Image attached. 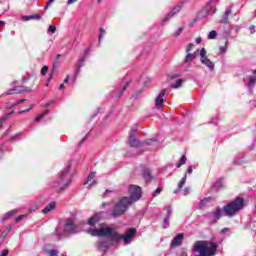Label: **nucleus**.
I'll use <instances>...</instances> for the list:
<instances>
[{"label": "nucleus", "mask_w": 256, "mask_h": 256, "mask_svg": "<svg viewBox=\"0 0 256 256\" xmlns=\"http://www.w3.org/2000/svg\"><path fill=\"white\" fill-rule=\"evenodd\" d=\"M169 217H170V216H167V215L165 216V218H164V223H169Z\"/></svg>", "instance_id": "680f3d73"}, {"label": "nucleus", "mask_w": 256, "mask_h": 256, "mask_svg": "<svg viewBox=\"0 0 256 256\" xmlns=\"http://www.w3.org/2000/svg\"><path fill=\"white\" fill-rule=\"evenodd\" d=\"M128 193L130 197L125 196L115 204L114 209L111 212V217L114 219L125 215V213H127V209H129L133 203L141 199V187L139 186L130 185L128 187Z\"/></svg>", "instance_id": "f257e3e1"}, {"label": "nucleus", "mask_w": 256, "mask_h": 256, "mask_svg": "<svg viewBox=\"0 0 256 256\" xmlns=\"http://www.w3.org/2000/svg\"><path fill=\"white\" fill-rule=\"evenodd\" d=\"M33 19H37V20H39V19H41V15H39V14H35V15H33Z\"/></svg>", "instance_id": "4d7b16f0"}, {"label": "nucleus", "mask_w": 256, "mask_h": 256, "mask_svg": "<svg viewBox=\"0 0 256 256\" xmlns=\"http://www.w3.org/2000/svg\"><path fill=\"white\" fill-rule=\"evenodd\" d=\"M167 94V89L164 88L160 91L159 95L156 97L155 99V107H157V109H162L163 104L165 103V95Z\"/></svg>", "instance_id": "6e6552de"}, {"label": "nucleus", "mask_w": 256, "mask_h": 256, "mask_svg": "<svg viewBox=\"0 0 256 256\" xmlns=\"http://www.w3.org/2000/svg\"><path fill=\"white\" fill-rule=\"evenodd\" d=\"M137 234V229L136 228H129L125 234L122 235V239L126 245L131 243L133 241V238Z\"/></svg>", "instance_id": "0eeeda50"}, {"label": "nucleus", "mask_w": 256, "mask_h": 256, "mask_svg": "<svg viewBox=\"0 0 256 256\" xmlns=\"http://www.w3.org/2000/svg\"><path fill=\"white\" fill-rule=\"evenodd\" d=\"M17 213V210H11L10 212L6 213L4 215V219H10V217H13Z\"/></svg>", "instance_id": "c756f323"}, {"label": "nucleus", "mask_w": 256, "mask_h": 256, "mask_svg": "<svg viewBox=\"0 0 256 256\" xmlns=\"http://www.w3.org/2000/svg\"><path fill=\"white\" fill-rule=\"evenodd\" d=\"M231 13V9H226L222 19L220 20V23H224L225 25H227V23H229V15H231Z\"/></svg>", "instance_id": "aec40b11"}, {"label": "nucleus", "mask_w": 256, "mask_h": 256, "mask_svg": "<svg viewBox=\"0 0 256 256\" xmlns=\"http://www.w3.org/2000/svg\"><path fill=\"white\" fill-rule=\"evenodd\" d=\"M141 93H143V90H139L138 92H136L135 94L132 95V97H137L138 95H141Z\"/></svg>", "instance_id": "864d4df0"}, {"label": "nucleus", "mask_w": 256, "mask_h": 256, "mask_svg": "<svg viewBox=\"0 0 256 256\" xmlns=\"http://www.w3.org/2000/svg\"><path fill=\"white\" fill-rule=\"evenodd\" d=\"M245 207V199L241 197H236L233 201L224 205L223 209L221 207H216L214 210V219L219 221L221 217H235L241 209Z\"/></svg>", "instance_id": "f03ea898"}, {"label": "nucleus", "mask_w": 256, "mask_h": 256, "mask_svg": "<svg viewBox=\"0 0 256 256\" xmlns=\"http://www.w3.org/2000/svg\"><path fill=\"white\" fill-rule=\"evenodd\" d=\"M54 2H55V0H49V1L46 3L45 9H47V8L51 5V3H54Z\"/></svg>", "instance_id": "3c124183"}, {"label": "nucleus", "mask_w": 256, "mask_h": 256, "mask_svg": "<svg viewBox=\"0 0 256 256\" xmlns=\"http://www.w3.org/2000/svg\"><path fill=\"white\" fill-rule=\"evenodd\" d=\"M256 84V77L249 76L248 87H255Z\"/></svg>", "instance_id": "393cba45"}, {"label": "nucleus", "mask_w": 256, "mask_h": 256, "mask_svg": "<svg viewBox=\"0 0 256 256\" xmlns=\"http://www.w3.org/2000/svg\"><path fill=\"white\" fill-rule=\"evenodd\" d=\"M183 27L178 28V30L173 34V37H179L183 33Z\"/></svg>", "instance_id": "f704fd0d"}, {"label": "nucleus", "mask_w": 256, "mask_h": 256, "mask_svg": "<svg viewBox=\"0 0 256 256\" xmlns=\"http://www.w3.org/2000/svg\"><path fill=\"white\" fill-rule=\"evenodd\" d=\"M33 19V15L31 16H22V21H31Z\"/></svg>", "instance_id": "ea45409f"}, {"label": "nucleus", "mask_w": 256, "mask_h": 256, "mask_svg": "<svg viewBox=\"0 0 256 256\" xmlns=\"http://www.w3.org/2000/svg\"><path fill=\"white\" fill-rule=\"evenodd\" d=\"M69 79H71V76L67 75L64 79V83H69Z\"/></svg>", "instance_id": "13d9d810"}, {"label": "nucleus", "mask_w": 256, "mask_h": 256, "mask_svg": "<svg viewBox=\"0 0 256 256\" xmlns=\"http://www.w3.org/2000/svg\"><path fill=\"white\" fill-rule=\"evenodd\" d=\"M13 115V111L6 113L1 119H0V128L2 127L1 121H7V119H9V117Z\"/></svg>", "instance_id": "cd10ccee"}, {"label": "nucleus", "mask_w": 256, "mask_h": 256, "mask_svg": "<svg viewBox=\"0 0 256 256\" xmlns=\"http://www.w3.org/2000/svg\"><path fill=\"white\" fill-rule=\"evenodd\" d=\"M183 239H185V234H177L171 241L170 247H181L183 245Z\"/></svg>", "instance_id": "9d476101"}, {"label": "nucleus", "mask_w": 256, "mask_h": 256, "mask_svg": "<svg viewBox=\"0 0 256 256\" xmlns=\"http://www.w3.org/2000/svg\"><path fill=\"white\" fill-rule=\"evenodd\" d=\"M216 187H221V181H217L215 184Z\"/></svg>", "instance_id": "338daca9"}, {"label": "nucleus", "mask_w": 256, "mask_h": 256, "mask_svg": "<svg viewBox=\"0 0 256 256\" xmlns=\"http://www.w3.org/2000/svg\"><path fill=\"white\" fill-rule=\"evenodd\" d=\"M129 85H131V81H127L122 89V91L120 92V97L123 95V93H125V91L127 90V87H129Z\"/></svg>", "instance_id": "473e14b6"}, {"label": "nucleus", "mask_w": 256, "mask_h": 256, "mask_svg": "<svg viewBox=\"0 0 256 256\" xmlns=\"http://www.w3.org/2000/svg\"><path fill=\"white\" fill-rule=\"evenodd\" d=\"M193 47H195V45L193 43H189L186 46V53H189L190 51H192Z\"/></svg>", "instance_id": "4c0bfd02"}, {"label": "nucleus", "mask_w": 256, "mask_h": 256, "mask_svg": "<svg viewBox=\"0 0 256 256\" xmlns=\"http://www.w3.org/2000/svg\"><path fill=\"white\" fill-rule=\"evenodd\" d=\"M88 233L91 234L92 237H108L110 235L111 240L114 241V243H119V241L123 239V235L117 233V231H115V228L112 227L90 229L88 230Z\"/></svg>", "instance_id": "7ed1b4c3"}, {"label": "nucleus", "mask_w": 256, "mask_h": 256, "mask_svg": "<svg viewBox=\"0 0 256 256\" xmlns=\"http://www.w3.org/2000/svg\"><path fill=\"white\" fill-rule=\"evenodd\" d=\"M60 58H61V54H57L56 58H55V61L53 63L52 71L50 73V77H49L48 81H51V78L53 77V74L55 73V69H57V63H59Z\"/></svg>", "instance_id": "6ab92c4d"}, {"label": "nucleus", "mask_w": 256, "mask_h": 256, "mask_svg": "<svg viewBox=\"0 0 256 256\" xmlns=\"http://www.w3.org/2000/svg\"><path fill=\"white\" fill-rule=\"evenodd\" d=\"M29 111H31V107H29V108H27V109H25V110H21L19 113H20V114H23V113H27V112H29Z\"/></svg>", "instance_id": "603ef678"}, {"label": "nucleus", "mask_w": 256, "mask_h": 256, "mask_svg": "<svg viewBox=\"0 0 256 256\" xmlns=\"http://www.w3.org/2000/svg\"><path fill=\"white\" fill-rule=\"evenodd\" d=\"M98 247H99V249H108L109 248V246L107 245V242H105V241L99 242Z\"/></svg>", "instance_id": "2f4dec72"}, {"label": "nucleus", "mask_w": 256, "mask_h": 256, "mask_svg": "<svg viewBox=\"0 0 256 256\" xmlns=\"http://www.w3.org/2000/svg\"><path fill=\"white\" fill-rule=\"evenodd\" d=\"M85 139H87V136H84V138L79 142V147L83 145V141H85Z\"/></svg>", "instance_id": "052dcab7"}, {"label": "nucleus", "mask_w": 256, "mask_h": 256, "mask_svg": "<svg viewBox=\"0 0 256 256\" xmlns=\"http://www.w3.org/2000/svg\"><path fill=\"white\" fill-rule=\"evenodd\" d=\"M184 195H189V188L184 189Z\"/></svg>", "instance_id": "e2e57ef3"}, {"label": "nucleus", "mask_w": 256, "mask_h": 256, "mask_svg": "<svg viewBox=\"0 0 256 256\" xmlns=\"http://www.w3.org/2000/svg\"><path fill=\"white\" fill-rule=\"evenodd\" d=\"M25 99H19L18 101H16L14 104H13V107H17V105H19L20 103H24Z\"/></svg>", "instance_id": "c03bdc74"}, {"label": "nucleus", "mask_w": 256, "mask_h": 256, "mask_svg": "<svg viewBox=\"0 0 256 256\" xmlns=\"http://www.w3.org/2000/svg\"><path fill=\"white\" fill-rule=\"evenodd\" d=\"M215 1L217 3L219 0H210L209 3L205 6V10L209 13V11L213 10V5H211Z\"/></svg>", "instance_id": "bb28decb"}, {"label": "nucleus", "mask_w": 256, "mask_h": 256, "mask_svg": "<svg viewBox=\"0 0 256 256\" xmlns=\"http://www.w3.org/2000/svg\"><path fill=\"white\" fill-rule=\"evenodd\" d=\"M9 231L10 229L4 230L1 235H0V245L5 241V239L7 238V235H9Z\"/></svg>", "instance_id": "5701e85b"}, {"label": "nucleus", "mask_w": 256, "mask_h": 256, "mask_svg": "<svg viewBox=\"0 0 256 256\" xmlns=\"http://www.w3.org/2000/svg\"><path fill=\"white\" fill-rule=\"evenodd\" d=\"M48 114H49V110H44L42 113L43 117H45V115H48Z\"/></svg>", "instance_id": "69168bd1"}, {"label": "nucleus", "mask_w": 256, "mask_h": 256, "mask_svg": "<svg viewBox=\"0 0 256 256\" xmlns=\"http://www.w3.org/2000/svg\"><path fill=\"white\" fill-rule=\"evenodd\" d=\"M65 231H67L68 233H75L77 231V225L73 223L72 219L66 220Z\"/></svg>", "instance_id": "f8f14e48"}, {"label": "nucleus", "mask_w": 256, "mask_h": 256, "mask_svg": "<svg viewBox=\"0 0 256 256\" xmlns=\"http://www.w3.org/2000/svg\"><path fill=\"white\" fill-rule=\"evenodd\" d=\"M166 211H167V216L171 217V206H167Z\"/></svg>", "instance_id": "09e8293b"}, {"label": "nucleus", "mask_w": 256, "mask_h": 256, "mask_svg": "<svg viewBox=\"0 0 256 256\" xmlns=\"http://www.w3.org/2000/svg\"><path fill=\"white\" fill-rule=\"evenodd\" d=\"M185 163H187V156L183 155V156L180 158L179 163L176 165L177 169H180V167H181L182 165H185Z\"/></svg>", "instance_id": "b1692460"}, {"label": "nucleus", "mask_w": 256, "mask_h": 256, "mask_svg": "<svg viewBox=\"0 0 256 256\" xmlns=\"http://www.w3.org/2000/svg\"><path fill=\"white\" fill-rule=\"evenodd\" d=\"M183 7V2H180L179 4H177L167 15L166 17L163 19L162 23L163 25H165V23H167V21H169V19H171V17H173V15H177V13H179V11H181Z\"/></svg>", "instance_id": "1a4fd4ad"}, {"label": "nucleus", "mask_w": 256, "mask_h": 256, "mask_svg": "<svg viewBox=\"0 0 256 256\" xmlns=\"http://www.w3.org/2000/svg\"><path fill=\"white\" fill-rule=\"evenodd\" d=\"M196 43L199 45V43H201V41H202V39H201V37H198V38H196Z\"/></svg>", "instance_id": "0e129e2a"}, {"label": "nucleus", "mask_w": 256, "mask_h": 256, "mask_svg": "<svg viewBox=\"0 0 256 256\" xmlns=\"http://www.w3.org/2000/svg\"><path fill=\"white\" fill-rule=\"evenodd\" d=\"M69 171H71V166H68L67 168L62 170L61 173L59 174V180L66 183L67 180H65V177L69 175Z\"/></svg>", "instance_id": "2eb2a0df"}, {"label": "nucleus", "mask_w": 256, "mask_h": 256, "mask_svg": "<svg viewBox=\"0 0 256 256\" xmlns=\"http://www.w3.org/2000/svg\"><path fill=\"white\" fill-rule=\"evenodd\" d=\"M59 255V251L52 249L48 252V256H57Z\"/></svg>", "instance_id": "c9c22d12"}, {"label": "nucleus", "mask_w": 256, "mask_h": 256, "mask_svg": "<svg viewBox=\"0 0 256 256\" xmlns=\"http://www.w3.org/2000/svg\"><path fill=\"white\" fill-rule=\"evenodd\" d=\"M95 175H96V172H91L88 175L87 180L84 182V185H87L89 182L93 181V179H95Z\"/></svg>", "instance_id": "a878e982"}, {"label": "nucleus", "mask_w": 256, "mask_h": 256, "mask_svg": "<svg viewBox=\"0 0 256 256\" xmlns=\"http://www.w3.org/2000/svg\"><path fill=\"white\" fill-rule=\"evenodd\" d=\"M83 62H84V60L78 61L77 65H76L78 68V72L80 71L81 67H83Z\"/></svg>", "instance_id": "37998d69"}, {"label": "nucleus", "mask_w": 256, "mask_h": 256, "mask_svg": "<svg viewBox=\"0 0 256 256\" xmlns=\"http://www.w3.org/2000/svg\"><path fill=\"white\" fill-rule=\"evenodd\" d=\"M185 183H187V173L184 174V177L181 179V181L178 183V188L174 190V193H179L183 187H185Z\"/></svg>", "instance_id": "a211bd4d"}, {"label": "nucleus", "mask_w": 256, "mask_h": 256, "mask_svg": "<svg viewBox=\"0 0 256 256\" xmlns=\"http://www.w3.org/2000/svg\"><path fill=\"white\" fill-rule=\"evenodd\" d=\"M43 115L42 114H40V115H38L36 118H35V122L36 123H39V121L41 120V119H43Z\"/></svg>", "instance_id": "a18cd8bd"}, {"label": "nucleus", "mask_w": 256, "mask_h": 256, "mask_svg": "<svg viewBox=\"0 0 256 256\" xmlns=\"http://www.w3.org/2000/svg\"><path fill=\"white\" fill-rule=\"evenodd\" d=\"M31 91V87L12 88L7 91V95H19V93H27Z\"/></svg>", "instance_id": "9b49d317"}, {"label": "nucleus", "mask_w": 256, "mask_h": 256, "mask_svg": "<svg viewBox=\"0 0 256 256\" xmlns=\"http://www.w3.org/2000/svg\"><path fill=\"white\" fill-rule=\"evenodd\" d=\"M183 83H184L183 79L179 78L178 80H176L175 83L171 85V89H179V87H181Z\"/></svg>", "instance_id": "4be33fe9"}, {"label": "nucleus", "mask_w": 256, "mask_h": 256, "mask_svg": "<svg viewBox=\"0 0 256 256\" xmlns=\"http://www.w3.org/2000/svg\"><path fill=\"white\" fill-rule=\"evenodd\" d=\"M48 31L53 34V33H55V32L57 31V27H55V26H49V27H48Z\"/></svg>", "instance_id": "58836bf2"}, {"label": "nucleus", "mask_w": 256, "mask_h": 256, "mask_svg": "<svg viewBox=\"0 0 256 256\" xmlns=\"http://www.w3.org/2000/svg\"><path fill=\"white\" fill-rule=\"evenodd\" d=\"M143 179H145L146 183H151L153 179V175H151V171L148 168H143Z\"/></svg>", "instance_id": "4468645a"}, {"label": "nucleus", "mask_w": 256, "mask_h": 256, "mask_svg": "<svg viewBox=\"0 0 256 256\" xmlns=\"http://www.w3.org/2000/svg\"><path fill=\"white\" fill-rule=\"evenodd\" d=\"M100 219L101 217L99 216V214H94L88 219V225H90V227H95V225L99 223Z\"/></svg>", "instance_id": "ddd939ff"}, {"label": "nucleus", "mask_w": 256, "mask_h": 256, "mask_svg": "<svg viewBox=\"0 0 256 256\" xmlns=\"http://www.w3.org/2000/svg\"><path fill=\"white\" fill-rule=\"evenodd\" d=\"M197 51L194 53H189L185 56L184 63H191L192 61H195L197 59Z\"/></svg>", "instance_id": "dca6fc26"}, {"label": "nucleus", "mask_w": 256, "mask_h": 256, "mask_svg": "<svg viewBox=\"0 0 256 256\" xmlns=\"http://www.w3.org/2000/svg\"><path fill=\"white\" fill-rule=\"evenodd\" d=\"M21 136V133H18V134H15V135H13L12 137H11V139L13 140V139H17V137H20Z\"/></svg>", "instance_id": "bf43d9fd"}, {"label": "nucleus", "mask_w": 256, "mask_h": 256, "mask_svg": "<svg viewBox=\"0 0 256 256\" xmlns=\"http://www.w3.org/2000/svg\"><path fill=\"white\" fill-rule=\"evenodd\" d=\"M180 256H187V252L182 251V252L180 253Z\"/></svg>", "instance_id": "774afa93"}, {"label": "nucleus", "mask_w": 256, "mask_h": 256, "mask_svg": "<svg viewBox=\"0 0 256 256\" xmlns=\"http://www.w3.org/2000/svg\"><path fill=\"white\" fill-rule=\"evenodd\" d=\"M208 39H217V31L212 30L208 34Z\"/></svg>", "instance_id": "7c9ffc66"}, {"label": "nucleus", "mask_w": 256, "mask_h": 256, "mask_svg": "<svg viewBox=\"0 0 256 256\" xmlns=\"http://www.w3.org/2000/svg\"><path fill=\"white\" fill-rule=\"evenodd\" d=\"M106 33L107 32L105 31V29L100 28L99 41H101V39H103V37H105Z\"/></svg>", "instance_id": "e433bc0d"}, {"label": "nucleus", "mask_w": 256, "mask_h": 256, "mask_svg": "<svg viewBox=\"0 0 256 256\" xmlns=\"http://www.w3.org/2000/svg\"><path fill=\"white\" fill-rule=\"evenodd\" d=\"M73 3H77V0H68L67 5H73Z\"/></svg>", "instance_id": "6e6d98bb"}, {"label": "nucleus", "mask_w": 256, "mask_h": 256, "mask_svg": "<svg viewBox=\"0 0 256 256\" xmlns=\"http://www.w3.org/2000/svg\"><path fill=\"white\" fill-rule=\"evenodd\" d=\"M227 47H229V40H225L224 45L219 48V54L225 55L227 53Z\"/></svg>", "instance_id": "412c9836"}, {"label": "nucleus", "mask_w": 256, "mask_h": 256, "mask_svg": "<svg viewBox=\"0 0 256 256\" xmlns=\"http://www.w3.org/2000/svg\"><path fill=\"white\" fill-rule=\"evenodd\" d=\"M155 142L154 139H148L146 140V145H151V143Z\"/></svg>", "instance_id": "5fc2aeb1"}, {"label": "nucleus", "mask_w": 256, "mask_h": 256, "mask_svg": "<svg viewBox=\"0 0 256 256\" xmlns=\"http://www.w3.org/2000/svg\"><path fill=\"white\" fill-rule=\"evenodd\" d=\"M25 217H27V215H20L16 218V223H19L21 220L25 219Z\"/></svg>", "instance_id": "79ce46f5"}, {"label": "nucleus", "mask_w": 256, "mask_h": 256, "mask_svg": "<svg viewBox=\"0 0 256 256\" xmlns=\"http://www.w3.org/2000/svg\"><path fill=\"white\" fill-rule=\"evenodd\" d=\"M55 207H57V203L51 202L50 204H48V205L42 210L43 215H47V213H51V211H53V209H55Z\"/></svg>", "instance_id": "f3484780"}, {"label": "nucleus", "mask_w": 256, "mask_h": 256, "mask_svg": "<svg viewBox=\"0 0 256 256\" xmlns=\"http://www.w3.org/2000/svg\"><path fill=\"white\" fill-rule=\"evenodd\" d=\"M69 185H71V179H68L66 182L58 179L57 181L52 182L51 187L52 189H57V187H59V189L56 190V193L61 194L67 187H69Z\"/></svg>", "instance_id": "39448f33"}, {"label": "nucleus", "mask_w": 256, "mask_h": 256, "mask_svg": "<svg viewBox=\"0 0 256 256\" xmlns=\"http://www.w3.org/2000/svg\"><path fill=\"white\" fill-rule=\"evenodd\" d=\"M220 233L221 235H225V233H229V228H223Z\"/></svg>", "instance_id": "de8ad7c7"}, {"label": "nucleus", "mask_w": 256, "mask_h": 256, "mask_svg": "<svg viewBox=\"0 0 256 256\" xmlns=\"http://www.w3.org/2000/svg\"><path fill=\"white\" fill-rule=\"evenodd\" d=\"M137 134V130L133 129L130 132L129 138H128V144L130 145V147H143V142L137 140V138L135 137V135Z\"/></svg>", "instance_id": "423d86ee"}, {"label": "nucleus", "mask_w": 256, "mask_h": 256, "mask_svg": "<svg viewBox=\"0 0 256 256\" xmlns=\"http://www.w3.org/2000/svg\"><path fill=\"white\" fill-rule=\"evenodd\" d=\"M187 173H189V175H191V173H193V166L188 167Z\"/></svg>", "instance_id": "8fccbe9b"}, {"label": "nucleus", "mask_w": 256, "mask_h": 256, "mask_svg": "<svg viewBox=\"0 0 256 256\" xmlns=\"http://www.w3.org/2000/svg\"><path fill=\"white\" fill-rule=\"evenodd\" d=\"M200 62L202 63V65H205V67H208L210 71H213L215 69V63H213L211 59L207 57V50H205V48H202L200 50Z\"/></svg>", "instance_id": "20e7f679"}, {"label": "nucleus", "mask_w": 256, "mask_h": 256, "mask_svg": "<svg viewBox=\"0 0 256 256\" xmlns=\"http://www.w3.org/2000/svg\"><path fill=\"white\" fill-rule=\"evenodd\" d=\"M209 201H211V197L204 198L203 200L200 201V207H205L207 203H209Z\"/></svg>", "instance_id": "c85d7f7f"}, {"label": "nucleus", "mask_w": 256, "mask_h": 256, "mask_svg": "<svg viewBox=\"0 0 256 256\" xmlns=\"http://www.w3.org/2000/svg\"><path fill=\"white\" fill-rule=\"evenodd\" d=\"M7 255H9V250L5 249V250L2 251L0 256H7Z\"/></svg>", "instance_id": "49530a36"}, {"label": "nucleus", "mask_w": 256, "mask_h": 256, "mask_svg": "<svg viewBox=\"0 0 256 256\" xmlns=\"http://www.w3.org/2000/svg\"><path fill=\"white\" fill-rule=\"evenodd\" d=\"M48 71H49V66H43L41 69V75L43 76L47 75Z\"/></svg>", "instance_id": "72a5a7b5"}, {"label": "nucleus", "mask_w": 256, "mask_h": 256, "mask_svg": "<svg viewBox=\"0 0 256 256\" xmlns=\"http://www.w3.org/2000/svg\"><path fill=\"white\" fill-rule=\"evenodd\" d=\"M161 191H163V188L158 187V188L153 192V195H160Z\"/></svg>", "instance_id": "a19ab883"}]
</instances>
